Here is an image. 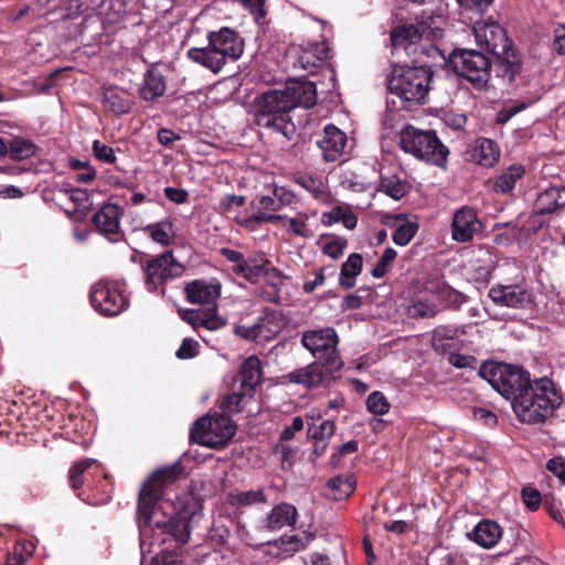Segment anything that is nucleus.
Here are the masks:
<instances>
[{"mask_svg":"<svg viewBox=\"0 0 565 565\" xmlns=\"http://www.w3.org/2000/svg\"><path fill=\"white\" fill-rule=\"evenodd\" d=\"M527 104L524 102H513L507 104L503 109L499 113V120L502 122L508 121L510 118L524 110Z\"/></svg>","mask_w":565,"mask_h":565,"instance_id":"nucleus-54","label":"nucleus"},{"mask_svg":"<svg viewBox=\"0 0 565 565\" xmlns=\"http://www.w3.org/2000/svg\"><path fill=\"white\" fill-rule=\"evenodd\" d=\"M227 502L233 508H243L256 503L266 502V495L262 489L249 491H232L227 495Z\"/></svg>","mask_w":565,"mask_h":565,"instance_id":"nucleus-37","label":"nucleus"},{"mask_svg":"<svg viewBox=\"0 0 565 565\" xmlns=\"http://www.w3.org/2000/svg\"><path fill=\"white\" fill-rule=\"evenodd\" d=\"M307 220L308 215L306 213H298L296 216L278 214L275 226L289 235L307 238L312 236V232L307 224Z\"/></svg>","mask_w":565,"mask_h":565,"instance_id":"nucleus-28","label":"nucleus"},{"mask_svg":"<svg viewBox=\"0 0 565 565\" xmlns=\"http://www.w3.org/2000/svg\"><path fill=\"white\" fill-rule=\"evenodd\" d=\"M122 210L114 203L104 204L94 215L93 222L98 231L111 242H118L121 237L120 217Z\"/></svg>","mask_w":565,"mask_h":565,"instance_id":"nucleus-18","label":"nucleus"},{"mask_svg":"<svg viewBox=\"0 0 565 565\" xmlns=\"http://www.w3.org/2000/svg\"><path fill=\"white\" fill-rule=\"evenodd\" d=\"M164 194L170 201H172L177 204L185 203L188 200V192L182 189L167 186L164 189Z\"/></svg>","mask_w":565,"mask_h":565,"instance_id":"nucleus-62","label":"nucleus"},{"mask_svg":"<svg viewBox=\"0 0 565 565\" xmlns=\"http://www.w3.org/2000/svg\"><path fill=\"white\" fill-rule=\"evenodd\" d=\"M35 550V546L32 542H24L18 544L15 546V554L13 557H8L7 565H22L25 563L26 558L30 557Z\"/></svg>","mask_w":565,"mask_h":565,"instance_id":"nucleus-48","label":"nucleus"},{"mask_svg":"<svg viewBox=\"0 0 565 565\" xmlns=\"http://www.w3.org/2000/svg\"><path fill=\"white\" fill-rule=\"evenodd\" d=\"M493 0H457L458 4L468 10H475L482 13Z\"/></svg>","mask_w":565,"mask_h":565,"instance_id":"nucleus-59","label":"nucleus"},{"mask_svg":"<svg viewBox=\"0 0 565 565\" xmlns=\"http://www.w3.org/2000/svg\"><path fill=\"white\" fill-rule=\"evenodd\" d=\"M95 459H84L78 462H76L70 470V482L73 489H79L83 483V475L84 472L93 465L95 463Z\"/></svg>","mask_w":565,"mask_h":565,"instance_id":"nucleus-44","label":"nucleus"},{"mask_svg":"<svg viewBox=\"0 0 565 565\" xmlns=\"http://www.w3.org/2000/svg\"><path fill=\"white\" fill-rule=\"evenodd\" d=\"M285 90L292 104V109L296 107L310 108L316 105L317 90L312 82L291 79L287 82Z\"/></svg>","mask_w":565,"mask_h":565,"instance_id":"nucleus-19","label":"nucleus"},{"mask_svg":"<svg viewBox=\"0 0 565 565\" xmlns=\"http://www.w3.org/2000/svg\"><path fill=\"white\" fill-rule=\"evenodd\" d=\"M142 268L150 291L158 289L167 279L179 276L183 270L170 252L148 260Z\"/></svg>","mask_w":565,"mask_h":565,"instance_id":"nucleus-13","label":"nucleus"},{"mask_svg":"<svg viewBox=\"0 0 565 565\" xmlns=\"http://www.w3.org/2000/svg\"><path fill=\"white\" fill-rule=\"evenodd\" d=\"M524 168L521 164H512L504 172H502L493 184L495 193H509L511 192L516 182L523 177Z\"/></svg>","mask_w":565,"mask_h":565,"instance_id":"nucleus-34","label":"nucleus"},{"mask_svg":"<svg viewBox=\"0 0 565 565\" xmlns=\"http://www.w3.org/2000/svg\"><path fill=\"white\" fill-rule=\"evenodd\" d=\"M356 481L353 475H338L326 486V494L335 500L348 499L355 490Z\"/></svg>","mask_w":565,"mask_h":565,"instance_id":"nucleus-30","label":"nucleus"},{"mask_svg":"<svg viewBox=\"0 0 565 565\" xmlns=\"http://www.w3.org/2000/svg\"><path fill=\"white\" fill-rule=\"evenodd\" d=\"M563 397L547 377L531 381L526 390L512 403L518 418L526 424H540L551 417L561 406Z\"/></svg>","mask_w":565,"mask_h":565,"instance_id":"nucleus-3","label":"nucleus"},{"mask_svg":"<svg viewBox=\"0 0 565 565\" xmlns=\"http://www.w3.org/2000/svg\"><path fill=\"white\" fill-rule=\"evenodd\" d=\"M454 71L473 84L483 87L489 78L490 63L488 57L475 50H459L450 57Z\"/></svg>","mask_w":565,"mask_h":565,"instance_id":"nucleus-10","label":"nucleus"},{"mask_svg":"<svg viewBox=\"0 0 565 565\" xmlns=\"http://www.w3.org/2000/svg\"><path fill=\"white\" fill-rule=\"evenodd\" d=\"M449 363L457 369L475 367L477 360L472 355L451 353L448 358Z\"/></svg>","mask_w":565,"mask_h":565,"instance_id":"nucleus-55","label":"nucleus"},{"mask_svg":"<svg viewBox=\"0 0 565 565\" xmlns=\"http://www.w3.org/2000/svg\"><path fill=\"white\" fill-rule=\"evenodd\" d=\"M207 39L210 44L222 54L225 62L227 60H238L244 52L243 39L230 28L210 32Z\"/></svg>","mask_w":565,"mask_h":565,"instance_id":"nucleus-16","label":"nucleus"},{"mask_svg":"<svg viewBox=\"0 0 565 565\" xmlns=\"http://www.w3.org/2000/svg\"><path fill=\"white\" fill-rule=\"evenodd\" d=\"M142 230L149 234L153 242L162 246H168L173 236L172 224L170 222L149 224Z\"/></svg>","mask_w":565,"mask_h":565,"instance_id":"nucleus-38","label":"nucleus"},{"mask_svg":"<svg viewBox=\"0 0 565 565\" xmlns=\"http://www.w3.org/2000/svg\"><path fill=\"white\" fill-rule=\"evenodd\" d=\"M363 259L360 254H351L343 263L340 274V285L344 288H352L355 285V277L360 275Z\"/></svg>","mask_w":565,"mask_h":565,"instance_id":"nucleus-35","label":"nucleus"},{"mask_svg":"<svg viewBox=\"0 0 565 565\" xmlns=\"http://www.w3.org/2000/svg\"><path fill=\"white\" fill-rule=\"evenodd\" d=\"M565 207V186H551L542 192L536 200V211L547 214Z\"/></svg>","mask_w":565,"mask_h":565,"instance_id":"nucleus-31","label":"nucleus"},{"mask_svg":"<svg viewBox=\"0 0 565 565\" xmlns=\"http://www.w3.org/2000/svg\"><path fill=\"white\" fill-rule=\"evenodd\" d=\"M181 473L178 465L157 470L143 484L138 500L141 565H178V555L162 547L169 539L182 545L190 536L185 516H168L158 505Z\"/></svg>","mask_w":565,"mask_h":565,"instance_id":"nucleus-1","label":"nucleus"},{"mask_svg":"<svg viewBox=\"0 0 565 565\" xmlns=\"http://www.w3.org/2000/svg\"><path fill=\"white\" fill-rule=\"evenodd\" d=\"M188 57L214 74L218 73L225 65V61L220 52H217L210 43L206 47H192L186 53Z\"/></svg>","mask_w":565,"mask_h":565,"instance_id":"nucleus-25","label":"nucleus"},{"mask_svg":"<svg viewBox=\"0 0 565 565\" xmlns=\"http://www.w3.org/2000/svg\"><path fill=\"white\" fill-rule=\"evenodd\" d=\"M399 146L405 152L437 167H444L449 154L434 131L413 126H406L401 131Z\"/></svg>","mask_w":565,"mask_h":565,"instance_id":"nucleus-6","label":"nucleus"},{"mask_svg":"<svg viewBox=\"0 0 565 565\" xmlns=\"http://www.w3.org/2000/svg\"><path fill=\"white\" fill-rule=\"evenodd\" d=\"M415 67L396 66L387 81V88L392 97H397L402 108L409 109L414 105L423 104L430 89L433 72L420 58Z\"/></svg>","mask_w":565,"mask_h":565,"instance_id":"nucleus-4","label":"nucleus"},{"mask_svg":"<svg viewBox=\"0 0 565 565\" xmlns=\"http://www.w3.org/2000/svg\"><path fill=\"white\" fill-rule=\"evenodd\" d=\"M241 385L244 394H250L262 380V362L252 355L247 358L241 366Z\"/></svg>","mask_w":565,"mask_h":565,"instance_id":"nucleus-29","label":"nucleus"},{"mask_svg":"<svg viewBox=\"0 0 565 565\" xmlns=\"http://www.w3.org/2000/svg\"><path fill=\"white\" fill-rule=\"evenodd\" d=\"M294 66L311 74L330 58V47L327 42H307L294 49Z\"/></svg>","mask_w":565,"mask_h":565,"instance_id":"nucleus-14","label":"nucleus"},{"mask_svg":"<svg viewBox=\"0 0 565 565\" xmlns=\"http://www.w3.org/2000/svg\"><path fill=\"white\" fill-rule=\"evenodd\" d=\"M257 121L258 125L273 129L290 139L296 127L291 122L289 111L292 104L284 89H270L257 98Z\"/></svg>","mask_w":565,"mask_h":565,"instance_id":"nucleus-5","label":"nucleus"},{"mask_svg":"<svg viewBox=\"0 0 565 565\" xmlns=\"http://www.w3.org/2000/svg\"><path fill=\"white\" fill-rule=\"evenodd\" d=\"M235 273L241 274L248 281H256L260 276L266 273L265 262L258 263L256 260H246L242 265L234 267Z\"/></svg>","mask_w":565,"mask_h":565,"instance_id":"nucleus-42","label":"nucleus"},{"mask_svg":"<svg viewBox=\"0 0 565 565\" xmlns=\"http://www.w3.org/2000/svg\"><path fill=\"white\" fill-rule=\"evenodd\" d=\"M553 49L558 54H565V25L559 24L554 30Z\"/></svg>","mask_w":565,"mask_h":565,"instance_id":"nucleus-61","label":"nucleus"},{"mask_svg":"<svg viewBox=\"0 0 565 565\" xmlns=\"http://www.w3.org/2000/svg\"><path fill=\"white\" fill-rule=\"evenodd\" d=\"M522 498L524 501V504L532 511H535L539 509L541 504V494L537 490L525 488L522 491Z\"/></svg>","mask_w":565,"mask_h":565,"instance_id":"nucleus-57","label":"nucleus"},{"mask_svg":"<svg viewBox=\"0 0 565 565\" xmlns=\"http://www.w3.org/2000/svg\"><path fill=\"white\" fill-rule=\"evenodd\" d=\"M345 246L347 242L344 239H331L324 244L323 253L330 258L337 259L343 254Z\"/></svg>","mask_w":565,"mask_h":565,"instance_id":"nucleus-52","label":"nucleus"},{"mask_svg":"<svg viewBox=\"0 0 565 565\" xmlns=\"http://www.w3.org/2000/svg\"><path fill=\"white\" fill-rule=\"evenodd\" d=\"M235 431L236 426L227 415L215 414L198 419L191 430V437L200 445L217 448L225 445Z\"/></svg>","mask_w":565,"mask_h":565,"instance_id":"nucleus-8","label":"nucleus"},{"mask_svg":"<svg viewBox=\"0 0 565 565\" xmlns=\"http://www.w3.org/2000/svg\"><path fill=\"white\" fill-rule=\"evenodd\" d=\"M166 92V82L160 73L149 71L145 75L143 85L140 89L141 97L146 100H154Z\"/></svg>","mask_w":565,"mask_h":565,"instance_id":"nucleus-33","label":"nucleus"},{"mask_svg":"<svg viewBox=\"0 0 565 565\" xmlns=\"http://www.w3.org/2000/svg\"><path fill=\"white\" fill-rule=\"evenodd\" d=\"M90 302L95 310L105 316H117L128 306L121 286L117 281L104 279L92 287Z\"/></svg>","mask_w":565,"mask_h":565,"instance_id":"nucleus-12","label":"nucleus"},{"mask_svg":"<svg viewBox=\"0 0 565 565\" xmlns=\"http://www.w3.org/2000/svg\"><path fill=\"white\" fill-rule=\"evenodd\" d=\"M472 160L486 168L493 167L500 158V150L494 141L479 138L471 151Z\"/></svg>","mask_w":565,"mask_h":565,"instance_id":"nucleus-27","label":"nucleus"},{"mask_svg":"<svg viewBox=\"0 0 565 565\" xmlns=\"http://www.w3.org/2000/svg\"><path fill=\"white\" fill-rule=\"evenodd\" d=\"M489 297L497 305L510 308L523 307L527 301V294L516 284L493 286L489 291Z\"/></svg>","mask_w":565,"mask_h":565,"instance_id":"nucleus-21","label":"nucleus"},{"mask_svg":"<svg viewBox=\"0 0 565 565\" xmlns=\"http://www.w3.org/2000/svg\"><path fill=\"white\" fill-rule=\"evenodd\" d=\"M322 158L327 162L341 160L347 153L348 137L334 125H327L321 137L317 140Z\"/></svg>","mask_w":565,"mask_h":565,"instance_id":"nucleus-15","label":"nucleus"},{"mask_svg":"<svg viewBox=\"0 0 565 565\" xmlns=\"http://www.w3.org/2000/svg\"><path fill=\"white\" fill-rule=\"evenodd\" d=\"M480 221L475 209L462 206L454 214L451 222V238L459 243L472 241L480 230Z\"/></svg>","mask_w":565,"mask_h":565,"instance_id":"nucleus-17","label":"nucleus"},{"mask_svg":"<svg viewBox=\"0 0 565 565\" xmlns=\"http://www.w3.org/2000/svg\"><path fill=\"white\" fill-rule=\"evenodd\" d=\"M390 407L391 405L382 392L375 391L366 398V408L373 415H385Z\"/></svg>","mask_w":565,"mask_h":565,"instance_id":"nucleus-43","label":"nucleus"},{"mask_svg":"<svg viewBox=\"0 0 565 565\" xmlns=\"http://www.w3.org/2000/svg\"><path fill=\"white\" fill-rule=\"evenodd\" d=\"M302 428H303V420H302V418L299 417V416L294 417L291 425L287 426L281 431V434H280V441L285 443V441L291 440L294 438L295 434L297 431L302 430Z\"/></svg>","mask_w":565,"mask_h":565,"instance_id":"nucleus-58","label":"nucleus"},{"mask_svg":"<svg viewBox=\"0 0 565 565\" xmlns=\"http://www.w3.org/2000/svg\"><path fill=\"white\" fill-rule=\"evenodd\" d=\"M501 537V526L490 520L480 521L469 534V539L483 548H492L498 544Z\"/></svg>","mask_w":565,"mask_h":565,"instance_id":"nucleus-23","label":"nucleus"},{"mask_svg":"<svg viewBox=\"0 0 565 565\" xmlns=\"http://www.w3.org/2000/svg\"><path fill=\"white\" fill-rule=\"evenodd\" d=\"M477 45L499 58L508 60L511 42L505 30L495 21H477L472 28Z\"/></svg>","mask_w":565,"mask_h":565,"instance_id":"nucleus-11","label":"nucleus"},{"mask_svg":"<svg viewBox=\"0 0 565 565\" xmlns=\"http://www.w3.org/2000/svg\"><path fill=\"white\" fill-rule=\"evenodd\" d=\"M203 315L201 316L202 327L207 330H217L225 324V320L217 315L216 308L211 307L202 309Z\"/></svg>","mask_w":565,"mask_h":565,"instance_id":"nucleus-47","label":"nucleus"},{"mask_svg":"<svg viewBox=\"0 0 565 565\" xmlns=\"http://www.w3.org/2000/svg\"><path fill=\"white\" fill-rule=\"evenodd\" d=\"M188 300L192 303H213L221 295L216 281L194 280L185 287Z\"/></svg>","mask_w":565,"mask_h":565,"instance_id":"nucleus-22","label":"nucleus"},{"mask_svg":"<svg viewBox=\"0 0 565 565\" xmlns=\"http://www.w3.org/2000/svg\"><path fill=\"white\" fill-rule=\"evenodd\" d=\"M547 469L557 476L561 480L565 481V462L562 458L555 457L547 461Z\"/></svg>","mask_w":565,"mask_h":565,"instance_id":"nucleus-64","label":"nucleus"},{"mask_svg":"<svg viewBox=\"0 0 565 565\" xmlns=\"http://www.w3.org/2000/svg\"><path fill=\"white\" fill-rule=\"evenodd\" d=\"M221 207L225 212H230L233 206H243L245 198L242 195L228 194L221 200Z\"/></svg>","mask_w":565,"mask_h":565,"instance_id":"nucleus-63","label":"nucleus"},{"mask_svg":"<svg viewBox=\"0 0 565 565\" xmlns=\"http://www.w3.org/2000/svg\"><path fill=\"white\" fill-rule=\"evenodd\" d=\"M102 103L106 110L115 115H124L131 109L134 99L125 89L107 87L103 92Z\"/></svg>","mask_w":565,"mask_h":565,"instance_id":"nucleus-24","label":"nucleus"},{"mask_svg":"<svg viewBox=\"0 0 565 565\" xmlns=\"http://www.w3.org/2000/svg\"><path fill=\"white\" fill-rule=\"evenodd\" d=\"M479 374L507 399L516 401L519 394L526 390L531 382L530 374L520 366L505 363H483Z\"/></svg>","mask_w":565,"mask_h":565,"instance_id":"nucleus-7","label":"nucleus"},{"mask_svg":"<svg viewBox=\"0 0 565 565\" xmlns=\"http://www.w3.org/2000/svg\"><path fill=\"white\" fill-rule=\"evenodd\" d=\"M437 311V306L428 300H418L409 308V315L414 318H431Z\"/></svg>","mask_w":565,"mask_h":565,"instance_id":"nucleus-46","label":"nucleus"},{"mask_svg":"<svg viewBox=\"0 0 565 565\" xmlns=\"http://www.w3.org/2000/svg\"><path fill=\"white\" fill-rule=\"evenodd\" d=\"M246 394L233 393L227 395L222 402V407L228 413H238L242 411L241 402Z\"/></svg>","mask_w":565,"mask_h":565,"instance_id":"nucleus-56","label":"nucleus"},{"mask_svg":"<svg viewBox=\"0 0 565 565\" xmlns=\"http://www.w3.org/2000/svg\"><path fill=\"white\" fill-rule=\"evenodd\" d=\"M92 149L96 159L108 164L115 163L116 154L111 147L100 142L99 140H94Z\"/></svg>","mask_w":565,"mask_h":565,"instance_id":"nucleus-49","label":"nucleus"},{"mask_svg":"<svg viewBox=\"0 0 565 565\" xmlns=\"http://www.w3.org/2000/svg\"><path fill=\"white\" fill-rule=\"evenodd\" d=\"M446 18L443 9L438 12L425 10L417 18L416 24L396 26L391 32V43L394 50L404 49L407 55L416 54L418 46L422 54L436 58L441 56V51L435 44H422L420 42L436 41L444 36Z\"/></svg>","mask_w":565,"mask_h":565,"instance_id":"nucleus-2","label":"nucleus"},{"mask_svg":"<svg viewBox=\"0 0 565 565\" xmlns=\"http://www.w3.org/2000/svg\"><path fill=\"white\" fill-rule=\"evenodd\" d=\"M382 190L385 194L394 200H401L406 194L405 184L395 178H386L382 180Z\"/></svg>","mask_w":565,"mask_h":565,"instance_id":"nucleus-45","label":"nucleus"},{"mask_svg":"<svg viewBox=\"0 0 565 565\" xmlns=\"http://www.w3.org/2000/svg\"><path fill=\"white\" fill-rule=\"evenodd\" d=\"M296 201L295 194L285 186H275L273 195H263L259 199L262 210L276 213Z\"/></svg>","mask_w":565,"mask_h":565,"instance_id":"nucleus-32","label":"nucleus"},{"mask_svg":"<svg viewBox=\"0 0 565 565\" xmlns=\"http://www.w3.org/2000/svg\"><path fill=\"white\" fill-rule=\"evenodd\" d=\"M323 362H313L306 367L294 371L289 374L290 381L308 387H316L327 381L333 372Z\"/></svg>","mask_w":565,"mask_h":565,"instance_id":"nucleus-20","label":"nucleus"},{"mask_svg":"<svg viewBox=\"0 0 565 565\" xmlns=\"http://www.w3.org/2000/svg\"><path fill=\"white\" fill-rule=\"evenodd\" d=\"M297 183L307 190L318 201H327L329 198L327 188L321 179L305 174L296 179Z\"/></svg>","mask_w":565,"mask_h":565,"instance_id":"nucleus-39","label":"nucleus"},{"mask_svg":"<svg viewBox=\"0 0 565 565\" xmlns=\"http://www.w3.org/2000/svg\"><path fill=\"white\" fill-rule=\"evenodd\" d=\"M275 454L279 457L280 462H281V468L284 470L290 469L292 467L295 455H296V450L294 448L285 445L281 441V444H279L275 447Z\"/></svg>","mask_w":565,"mask_h":565,"instance_id":"nucleus-50","label":"nucleus"},{"mask_svg":"<svg viewBox=\"0 0 565 565\" xmlns=\"http://www.w3.org/2000/svg\"><path fill=\"white\" fill-rule=\"evenodd\" d=\"M472 416L476 420L482 423L488 427H493L498 422V417L494 413L482 407H475L472 409Z\"/></svg>","mask_w":565,"mask_h":565,"instance_id":"nucleus-53","label":"nucleus"},{"mask_svg":"<svg viewBox=\"0 0 565 565\" xmlns=\"http://www.w3.org/2000/svg\"><path fill=\"white\" fill-rule=\"evenodd\" d=\"M334 433V423L331 420H324L321 425L313 431V438L326 440L330 438Z\"/></svg>","mask_w":565,"mask_h":565,"instance_id":"nucleus-60","label":"nucleus"},{"mask_svg":"<svg viewBox=\"0 0 565 565\" xmlns=\"http://www.w3.org/2000/svg\"><path fill=\"white\" fill-rule=\"evenodd\" d=\"M297 510L289 503L275 505L266 518V527L270 531H278L285 526H291L297 520Z\"/></svg>","mask_w":565,"mask_h":565,"instance_id":"nucleus-26","label":"nucleus"},{"mask_svg":"<svg viewBox=\"0 0 565 565\" xmlns=\"http://www.w3.org/2000/svg\"><path fill=\"white\" fill-rule=\"evenodd\" d=\"M339 338L333 328L309 330L302 333V345L331 370H340L342 361L338 352Z\"/></svg>","mask_w":565,"mask_h":565,"instance_id":"nucleus-9","label":"nucleus"},{"mask_svg":"<svg viewBox=\"0 0 565 565\" xmlns=\"http://www.w3.org/2000/svg\"><path fill=\"white\" fill-rule=\"evenodd\" d=\"M418 231V225L415 222L401 220L396 225L393 234V242L398 246H406Z\"/></svg>","mask_w":565,"mask_h":565,"instance_id":"nucleus-41","label":"nucleus"},{"mask_svg":"<svg viewBox=\"0 0 565 565\" xmlns=\"http://www.w3.org/2000/svg\"><path fill=\"white\" fill-rule=\"evenodd\" d=\"M199 343L190 338H185L180 348L177 350L175 355L179 359H191L198 354Z\"/></svg>","mask_w":565,"mask_h":565,"instance_id":"nucleus-51","label":"nucleus"},{"mask_svg":"<svg viewBox=\"0 0 565 565\" xmlns=\"http://www.w3.org/2000/svg\"><path fill=\"white\" fill-rule=\"evenodd\" d=\"M321 221L324 225L342 223L345 228L353 230L358 218L348 206H334L331 211L322 213Z\"/></svg>","mask_w":565,"mask_h":565,"instance_id":"nucleus-36","label":"nucleus"},{"mask_svg":"<svg viewBox=\"0 0 565 565\" xmlns=\"http://www.w3.org/2000/svg\"><path fill=\"white\" fill-rule=\"evenodd\" d=\"M36 146L30 140L23 138H14L9 147L8 152L13 160H24L34 156Z\"/></svg>","mask_w":565,"mask_h":565,"instance_id":"nucleus-40","label":"nucleus"}]
</instances>
